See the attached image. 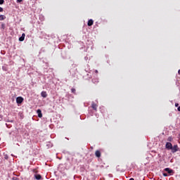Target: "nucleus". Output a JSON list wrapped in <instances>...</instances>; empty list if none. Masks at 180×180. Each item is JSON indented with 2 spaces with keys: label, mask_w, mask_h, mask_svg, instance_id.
I'll return each mask as SVG.
<instances>
[{
  "label": "nucleus",
  "mask_w": 180,
  "mask_h": 180,
  "mask_svg": "<svg viewBox=\"0 0 180 180\" xmlns=\"http://www.w3.org/2000/svg\"><path fill=\"white\" fill-rule=\"evenodd\" d=\"M172 153H176L178 151V145H174V146H172Z\"/></svg>",
  "instance_id": "nucleus-1"
},
{
  "label": "nucleus",
  "mask_w": 180,
  "mask_h": 180,
  "mask_svg": "<svg viewBox=\"0 0 180 180\" xmlns=\"http://www.w3.org/2000/svg\"><path fill=\"white\" fill-rule=\"evenodd\" d=\"M165 147L167 150H171L172 148V143H171L169 142H167Z\"/></svg>",
  "instance_id": "nucleus-2"
},
{
  "label": "nucleus",
  "mask_w": 180,
  "mask_h": 180,
  "mask_svg": "<svg viewBox=\"0 0 180 180\" xmlns=\"http://www.w3.org/2000/svg\"><path fill=\"white\" fill-rule=\"evenodd\" d=\"M16 102H17V103H22V102H23V98L18 97L16 98Z\"/></svg>",
  "instance_id": "nucleus-3"
},
{
  "label": "nucleus",
  "mask_w": 180,
  "mask_h": 180,
  "mask_svg": "<svg viewBox=\"0 0 180 180\" xmlns=\"http://www.w3.org/2000/svg\"><path fill=\"white\" fill-rule=\"evenodd\" d=\"M37 113L38 115V117H43V114L41 113V110H37Z\"/></svg>",
  "instance_id": "nucleus-4"
},
{
  "label": "nucleus",
  "mask_w": 180,
  "mask_h": 180,
  "mask_svg": "<svg viewBox=\"0 0 180 180\" xmlns=\"http://www.w3.org/2000/svg\"><path fill=\"white\" fill-rule=\"evenodd\" d=\"M25 37H26V34H25V33H22V36L19 38V41H23V40H25Z\"/></svg>",
  "instance_id": "nucleus-5"
},
{
  "label": "nucleus",
  "mask_w": 180,
  "mask_h": 180,
  "mask_svg": "<svg viewBox=\"0 0 180 180\" xmlns=\"http://www.w3.org/2000/svg\"><path fill=\"white\" fill-rule=\"evenodd\" d=\"M165 171H166V172H167L168 174H172V172H174V170H172L169 168H165Z\"/></svg>",
  "instance_id": "nucleus-6"
},
{
  "label": "nucleus",
  "mask_w": 180,
  "mask_h": 180,
  "mask_svg": "<svg viewBox=\"0 0 180 180\" xmlns=\"http://www.w3.org/2000/svg\"><path fill=\"white\" fill-rule=\"evenodd\" d=\"M41 96H42V98H47V92L46 91H42L41 93Z\"/></svg>",
  "instance_id": "nucleus-7"
},
{
  "label": "nucleus",
  "mask_w": 180,
  "mask_h": 180,
  "mask_svg": "<svg viewBox=\"0 0 180 180\" xmlns=\"http://www.w3.org/2000/svg\"><path fill=\"white\" fill-rule=\"evenodd\" d=\"M95 155H96V157H97L98 158H101V151L96 150V153H95Z\"/></svg>",
  "instance_id": "nucleus-8"
},
{
  "label": "nucleus",
  "mask_w": 180,
  "mask_h": 180,
  "mask_svg": "<svg viewBox=\"0 0 180 180\" xmlns=\"http://www.w3.org/2000/svg\"><path fill=\"white\" fill-rule=\"evenodd\" d=\"M87 25H88V26H92V25H94V20H89L88 21Z\"/></svg>",
  "instance_id": "nucleus-9"
},
{
  "label": "nucleus",
  "mask_w": 180,
  "mask_h": 180,
  "mask_svg": "<svg viewBox=\"0 0 180 180\" xmlns=\"http://www.w3.org/2000/svg\"><path fill=\"white\" fill-rule=\"evenodd\" d=\"M92 106V108L94 110H96L97 108H98V105L96 104H95L94 103H92L91 105Z\"/></svg>",
  "instance_id": "nucleus-10"
},
{
  "label": "nucleus",
  "mask_w": 180,
  "mask_h": 180,
  "mask_svg": "<svg viewBox=\"0 0 180 180\" xmlns=\"http://www.w3.org/2000/svg\"><path fill=\"white\" fill-rule=\"evenodd\" d=\"M35 179L40 180L41 179V176L40 174L35 175Z\"/></svg>",
  "instance_id": "nucleus-11"
},
{
  "label": "nucleus",
  "mask_w": 180,
  "mask_h": 180,
  "mask_svg": "<svg viewBox=\"0 0 180 180\" xmlns=\"http://www.w3.org/2000/svg\"><path fill=\"white\" fill-rule=\"evenodd\" d=\"M5 19H6V16L4 15H0V20H5Z\"/></svg>",
  "instance_id": "nucleus-12"
},
{
  "label": "nucleus",
  "mask_w": 180,
  "mask_h": 180,
  "mask_svg": "<svg viewBox=\"0 0 180 180\" xmlns=\"http://www.w3.org/2000/svg\"><path fill=\"white\" fill-rule=\"evenodd\" d=\"M5 2L4 0H0V5H2L4 4V3Z\"/></svg>",
  "instance_id": "nucleus-13"
},
{
  "label": "nucleus",
  "mask_w": 180,
  "mask_h": 180,
  "mask_svg": "<svg viewBox=\"0 0 180 180\" xmlns=\"http://www.w3.org/2000/svg\"><path fill=\"white\" fill-rule=\"evenodd\" d=\"M22 1H23V0H17L18 4H20V2H22Z\"/></svg>",
  "instance_id": "nucleus-14"
},
{
  "label": "nucleus",
  "mask_w": 180,
  "mask_h": 180,
  "mask_svg": "<svg viewBox=\"0 0 180 180\" xmlns=\"http://www.w3.org/2000/svg\"><path fill=\"white\" fill-rule=\"evenodd\" d=\"M71 91H72V94H75V89H72Z\"/></svg>",
  "instance_id": "nucleus-15"
},
{
  "label": "nucleus",
  "mask_w": 180,
  "mask_h": 180,
  "mask_svg": "<svg viewBox=\"0 0 180 180\" xmlns=\"http://www.w3.org/2000/svg\"><path fill=\"white\" fill-rule=\"evenodd\" d=\"M163 176H168V174H167V173H163Z\"/></svg>",
  "instance_id": "nucleus-16"
},
{
  "label": "nucleus",
  "mask_w": 180,
  "mask_h": 180,
  "mask_svg": "<svg viewBox=\"0 0 180 180\" xmlns=\"http://www.w3.org/2000/svg\"><path fill=\"white\" fill-rule=\"evenodd\" d=\"M0 12H4V8L2 7H0Z\"/></svg>",
  "instance_id": "nucleus-17"
},
{
  "label": "nucleus",
  "mask_w": 180,
  "mask_h": 180,
  "mask_svg": "<svg viewBox=\"0 0 180 180\" xmlns=\"http://www.w3.org/2000/svg\"><path fill=\"white\" fill-rule=\"evenodd\" d=\"M1 27H2L3 29H4V28H5V25H4V24H2V25H1Z\"/></svg>",
  "instance_id": "nucleus-18"
},
{
  "label": "nucleus",
  "mask_w": 180,
  "mask_h": 180,
  "mask_svg": "<svg viewBox=\"0 0 180 180\" xmlns=\"http://www.w3.org/2000/svg\"><path fill=\"white\" fill-rule=\"evenodd\" d=\"M175 106L177 108V106H179V103H175Z\"/></svg>",
  "instance_id": "nucleus-19"
},
{
  "label": "nucleus",
  "mask_w": 180,
  "mask_h": 180,
  "mask_svg": "<svg viewBox=\"0 0 180 180\" xmlns=\"http://www.w3.org/2000/svg\"><path fill=\"white\" fill-rule=\"evenodd\" d=\"M177 110H179V112H180V106L177 108Z\"/></svg>",
  "instance_id": "nucleus-20"
},
{
  "label": "nucleus",
  "mask_w": 180,
  "mask_h": 180,
  "mask_svg": "<svg viewBox=\"0 0 180 180\" xmlns=\"http://www.w3.org/2000/svg\"><path fill=\"white\" fill-rule=\"evenodd\" d=\"M129 180H134V178H131Z\"/></svg>",
  "instance_id": "nucleus-21"
},
{
  "label": "nucleus",
  "mask_w": 180,
  "mask_h": 180,
  "mask_svg": "<svg viewBox=\"0 0 180 180\" xmlns=\"http://www.w3.org/2000/svg\"><path fill=\"white\" fill-rule=\"evenodd\" d=\"M178 73L180 74V70L178 71Z\"/></svg>",
  "instance_id": "nucleus-22"
},
{
  "label": "nucleus",
  "mask_w": 180,
  "mask_h": 180,
  "mask_svg": "<svg viewBox=\"0 0 180 180\" xmlns=\"http://www.w3.org/2000/svg\"><path fill=\"white\" fill-rule=\"evenodd\" d=\"M96 72H98V70H96Z\"/></svg>",
  "instance_id": "nucleus-23"
},
{
  "label": "nucleus",
  "mask_w": 180,
  "mask_h": 180,
  "mask_svg": "<svg viewBox=\"0 0 180 180\" xmlns=\"http://www.w3.org/2000/svg\"><path fill=\"white\" fill-rule=\"evenodd\" d=\"M169 140H171V139H169Z\"/></svg>",
  "instance_id": "nucleus-24"
},
{
  "label": "nucleus",
  "mask_w": 180,
  "mask_h": 180,
  "mask_svg": "<svg viewBox=\"0 0 180 180\" xmlns=\"http://www.w3.org/2000/svg\"><path fill=\"white\" fill-rule=\"evenodd\" d=\"M169 140H171V139H169Z\"/></svg>",
  "instance_id": "nucleus-25"
}]
</instances>
